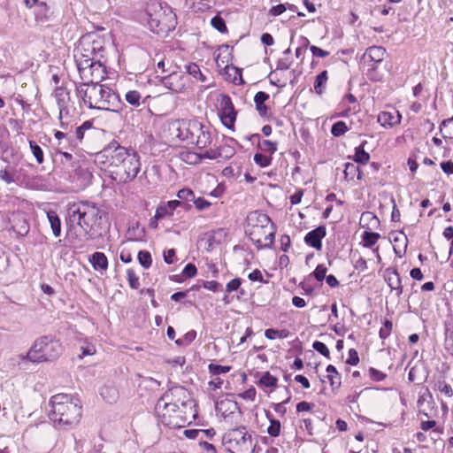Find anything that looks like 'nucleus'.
<instances>
[{
  "mask_svg": "<svg viewBox=\"0 0 453 453\" xmlns=\"http://www.w3.org/2000/svg\"><path fill=\"white\" fill-rule=\"evenodd\" d=\"M96 160L104 164L111 177L118 183L133 180L140 171V160L133 150L119 145L116 141L110 142L96 154Z\"/></svg>",
  "mask_w": 453,
  "mask_h": 453,
  "instance_id": "f257e3e1",
  "label": "nucleus"
},
{
  "mask_svg": "<svg viewBox=\"0 0 453 453\" xmlns=\"http://www.w3.org/2000/svg\"><path fill=\"white\" fill-rule=\"evenodd\" d=\"M65 223L69 226L77 224L87 235L86 240H92L102 229V211L96 203L88 201L70 203Z\"/></svg>",
  "mask_w": 453,
  "mask_h": 453,
  "instance_id": "f03ea898",
  "label": "nucleus"
},
{
  "mask_svg": "<svg viewBox=\"0 0 453 453\" xmlns=\"http://www.w3.org/2000/svg\"><path fill=\"white\" fill-rule=\"evenodd\" d=\"M49 418L61 429L69 430L76 426L81 418V402L67 394H58L50 400Z\"/></svg>",
  "mask_w": 453,
  "mask_h": 453,
  "instance_id": "7ed1b4c3",
  "label": "nucleus"
},
{
  "mask_svg": "<svg viewBox=\"0 0 453 453\" xmlns=\"http://www.w3.org/2000/svg\"><path fill=\"white\" fill-rule=\"evenodd\" d=\"M76 94L91 109L117 111L121 104L119 96L100 82L76 85Z\"/></svg>",
  "mask_w": 453,
  "mask_h": 453,
  "instance_id": "20e7f679",
  "label": "nucleus"
},
{
  "mask_svg": "<svg viewBox=\"0 0 453 453\" xmlns=\"http://www.w3.org/2000/svg\"><path fill=\"white\" fill-rule=\"evenodd\" d=\"M170 134L180 141L193 143L198 149H203L211 144V134L197 120H173L168 123Z\"/></svg>",
  "mask_w": 453,
  "mask_h": 453,
  "instance_id": "39448f33",
  "label": "nucleus"
},
{
  "mask_svg": "<svg viewBox=\"0 0 453 453\" xmlns=\"http://www.w3.org/2000/svg\"><path fill=\"white\" fill-rule=\"evenodd\" d=\"M143 19L150 31L157 35H166L176 25V16L172 9L158 0H150L147 4Z\"/></svg>",
  "mask_w": 453,
  "mask_h": 453,
  "instance_id": "423d86ee",
  "label": "nucleus"
},
{
  "mask_svg": "<svg viewBox=\"0 0 453 453\" xmlns=\"http://www.w3.org/2000/svg\"><path fill=\"white\" fill-rule=\"evenodd\" d=\"M245 233L258 250L269 248L273 242L274 231L272 220L263 212L255 211L248 214Z\"/></svg>",
  "mask_w": 453,
  "mask_h": 453,
  "instance_id": "0eeeda50",
  "label": "nucleus"
},
{
  "mask_svg": "<svg viewBox=\"0 0 453 453\" xmlns=\"http://www.w3.org/2000/svg\"><path fill=\"white\" fill-rule=\"evenodd\" d=\"M63 348L58 341L49 336L38 338L30 347L27 354L19 356V361L34 364L51 362L57 359L62 353Z\"/></svg>",
  "mask_w": 453,
  "mask_h": 453,
  "instance_id": "6e6552de",
  "label": "nucleus"
},
{
  "mask_svg": "<svg viewBox=\"0 0 453 453\" xmlns=\"http://www.w3.org/2000/svg\"><path fill=\"white\" fill-rule=\"evenodd\" d=\"M225 442L229 445L232 453H253L252 436L246 431L245 426L229 430L224 435Z\"/></svg>",
  "mask_w": 453,
  "mask_h": 453,
  "instance_id": "1a4fd4ad",
  "label": "nucleus"
},
{
  "mask_svg": "<svg viewBox=\"0 0 453 453\" xmlns=\"http://www.w3.org/2000/svg\"><path fill=\"white\" fill-rule=\"evenodd\" d=\"M104 47L100 40H93L90 35L81 38L74 50L75 62L88 60V62H101Z\"/></svg>",
  "mask_w": 453,
  "mask_h": 453,
  "instance_id": "9d476101",
  "label": "nucleus"
},
{
  "mask_svg": "<svg viewBox=\"0 0 453 453\" xmlns=\"http://www.w3.org/2000/svg\"><path fill=\"white\" fill-rule=\"evenodd\" d=\"M76 66L81 82L79 85L88 86L101 82L106 76L105 66L102 62H88V60H78Z\"/></svg>",
  "mask_w": 453,
  "mask_h": 453,
  "instance_id": "9b49d317",
  "label": "nucleus"
},
{
  "mask_svg": "<svg viewBox=\"0 0 453 453\" xmlns=\"http://www.w3.org/2000/svg\"><path fill=\"white\" fill-rule=\"evenodd\" d=\"M219 102V115L220 119L226 127L231 129L236 119V111L232 100L229 96L223 94L220 95Z\"/></svg>",
  "mask_w": 453,
  "mask_h": 453,
  "instance_id": "f8f14e48",
  "label": "nucleus"
},
{
  "mask_svg": "<svg viewBox=\"0 0 453 453\" xmlns=\"http://www.w3.org/2000/svg\"><path fill=\"white\" fill-rule=\"evenodd\" d=\"M171 395L169 392H165L157 400L155 406V412L158 417L162 418L163 422H165L166 418H170L179 409L178 404L172 402Z\"/></svg>",
  "mask_w": 453,
  "mask_h": 453,
  "instance_id": "ddd939ff",
  "label": "nucleus"
},
{
  "mask_svg": "<svg viewBox=\"0 0 453 453\" xmlns=\"http://www.w3.org/2000/svg\"><path fill=\"white\" fill-rule=\"evenodd\" d=\"M187 77L181 73L173 72L163 80L164 85L175 93L182 92L186 86Z\"/></svg>",
  "mask_w": 453,
  "mask_h": 453,
  "instance_id": "4468645a",
  "label": "nucleus"
},
{
  "mask_svg": "<svg viewBox=\"0 0 453 453\" xmlns=\"http://www.w3.org/2000/svg\"><path fill=\"white\" fill-rule=\"evenodd\" d=\"M54 97L59 109V119L68 114V104L70 102V93L63 87H57L54 90Z\"/></svg>",
  "mask_w": 453,
  "mask_h": 453,
  "instance_id": "2eb2a0df",
  "label": "nucleus"
},
{
  "mask_svg": "<svg viewBox=\"0 0 453 453\" xmlns=\"http://www.w3.org/2000/svg\"><path fill=\"white\" fill-rule=\"evenodd\" d=\"M326 226H319L317 228L310 231L304 237V242L312 248L319 250L322 248L321 240L326 236Z\"/></svg>",
  "mask_w": 453,
  "mask_h": 453,
  "instance_id": "dca6fc26",
  "label": "nucleus"
},
{
  "mask_svg": "<svg viewBox=\"0 0 453 453\" xmlns=\"http://www.w3.org/2000/svg\"><path fill=\"white\" fill-rule=\"evenodd\" d=\"M400 121L401 115L398 111H382L378 115V122L384 127H392Z\"/></svg>",
  "mask_w": 453,
  "mask_h": 453,
  "instance_id": "f3484780",
  "label": "nucleus"
},
{
  "mask_svg": "<svg viewBox=\"0 0 453 453\" xmlns=\"http://www.w3.org/2000/svg\"><path fill=\"white\" fill-rule=\"evenodd\" d=\"M183 205L182 202L178 200L169 201L165 203L160 204L156 211V219H162L166 216H171L173 211L178 207Z\"/></svg>",
  "mask_w": 453,
  "mask_h": 453,
  "instance_id": "a211bd4d",
  "label": "nucleus"
},
{
  "mask_svg": "<svg viewBox=\"0 0 453 453\" xmlns=\"http://www.w3.org/2000/svg\"><path fill=\"white\" fill-rule=\"evenodd\" d=\"M386 281L393 290H396V295L399 296L403 293V287L401 284V278L395 270L386 271Z\"/></svg>",
  "mask_w": 453,
  "mask_h": 453,
  "instance_id": "6ab92c4d",
  "label": "nucleus"
},
{
  "mask_svg": "<svg viewBox=\"0 0 453 453\" xmlns=\"http://www.w3.org/2000/svg\"><path fill=\"white\" fill-rule=\"evenodd\" d=\"M48 221L50 225L52 234L55 237L61 235V220L55 211L50 210L46 211Z\"/></svg>",
  "mask_w": 453,
  "mask_h": 453,
  "instance_id": "aec40b11",
  "label": "nucleus"
},
{
  "mask_svg": "<svg viewBox=\"0 0 453 453\" xmlns=\"http://www.w3.org/2000/svg\"><path fill=\"white\" fill-rule=\"evenodd\" d=\"M360 223L363 227H366L367 229L378 228L380 226V219L372 212L365 211L362 213Z\"/></svg>",
  "mask_w": 453,
  "mask_h": 453,
  "instance_id": "412c9836",
  "label": "nucleus"
},
{
  "mask_svg": "<svg viewBox=\"0 0 453 453\" xmlns=\"http://www.w3.org/2000/svg\"><path fill=\"white\" fill-rule=\"evenodd\" d=\"M126 101L134 107H139L146 104V98H142L141 93L137 90H129L125 95Z\"/></svg>",
  "mask_w": 453,
  "mask_h": 453,
  "instance_id": "4be33fe9",
  "label": "nucleus"
},
{
  "mask_svg": "<svg viewBox=\"0 0 453 453\" xmlns=\"http://www.w3.org/2000/svg\"><path fill=\"white\" fill-rule=\"evenodd\" d=\"M327 374V379L330 382V385L333 389H337L341 387L342 380L341 375L337 372L336 368L333 365H327L326 369Z\"/></svg>",
  "mask_w": 453,
  "mask_h": 453,
  "instance_id": "5701e85b",
  "label": "nucleus"
},
{
  "mask_svg": "<svg viewBox=\"0 0 453 453\" xmlns=\"http://www.w3.org/2000/svg\"><path fill=\"white\" fill-rule=\"evenodd\" d=\"M269 98V95L265 92L259 91L254 96L256 109L261 116H265L267 112V107L265 102Z\"/></svg>",
  "mask_w": 453,
  "mask_h": 453,
  "instance_id": "b1692460",
  "label": "nucleus"
},
{
  "mask_svg": "<svg viewBox=\"0 0 453 453\" xmlns=\"http://www.w3.org/2000/svg\"><path fill=\"white\" fill-rule=\"evenodd\" d=\"M90 263L96 270H106L108 267V259L102 252H95L90 258Z\"/></svg>",
  "mask_w": 453,
  "mask_h": 453,
  "instance_id": "393cba45",
  "label": "nucleus"
},
{
  "mask_svg": "<svg viewBox=\"0 0 453 453\" xmlns=\"http://www.w3.org/2000/svg\"><path fill=\"white\" fill-rule=\"evenodd\" d=\"M366 141H364L359 146L355 149V155L353 156V160L356 163L361 165H366L369 162L370 155L365 150V145L366 144Z\"/></svg>",
  "mask_w": 453,
  "mask_h": 453,
  "instance_id": "a878e982",
  "label": "nucleus"
},
{
  "mask_svg": "<svg viewBox=\"0 0 453 453\" xmlns=\"http://www.w3.org/2000/svg\"><path fill=\"white\" fill-rule=\"evenodd\" d=\"M343 173L347 180H353L356 175L357 180L362 179V172L359 167L353 163H346L344 165Z\"/></svg>",
  "mask_w": 453,
  "mask_h": 453,
  "instance_id": "bb28decb",
  "label": "nucleus"
},
{
  "mask_svg": "<svg viewBox=\"0 0 453 453\" xmlns=\"http://www.w3.org/2000/svg\"><path fill=\"white\" fill-rule=\"evenodd\" d=\"M386 50L380 46H372L366 50L365 56H367L373 62H381L384 58Z\"/></svg>",
  "mask_w": 453,
  "mask_h": 453,
  "instance_id": "cd10ccee",
  "label": "nucleus"
},
{
  "mask_svg": "<svg viewBox=\"0 0 453 453\" xmlns=\"http://www.w3.org/2000/svg\"><path fill=\"white\" fill-rule=\"evenodd\" d=\"M100 395L108 403H115L119 396L117 388L113 386H104L100 390Z\"/></svg>",
  "mask_w": 453,
  "mask_h": 453,
  "instance_id": "c85d7f7f",
  "label": "nucleus"
},
{
  "mask_svg": "<svg viewBox=\"0 0 453 453\" xmlns=\"http://www.w3.org/2000/svg\"><path fill=\"white\" fill-rule=\"evenodd\" d=\"M17 171L14 166L8 165L5 168L0 170V179L11 184L16 181Z\"/></svg>",
  "mask_w": 453,
  "mask_h": 453,
  "instance_id": "c756f323",
  "label": "nucleus"
},
{
  "mask_svg": "<svg viewBox=\"0 0 453 453\" xmlns=\"http://www.w3.org/2000/svg\"><path fill=\"white\" fill-rule=\"evenodd\" d=\"M380 238V234L379 233L365 231L362 234L363 246L365 248H372Z\"/></svg>",
  "mask_w": 453,
  "mask_h": 453,
  "instance_id": "7c9ffc66",
  "label": "nucleus"
},
{
  "mask_svg": "<svg viewBox=\"0 0 453 453\" xmlns=\"http://www.w3.org/2000/svg\"><path fill=\"white\" fill-rule=\"evenodd\" d=\"M328 80L327 71L321 72L315 80L314 82V90L316 94L321 96L324 92L326 84Z\"/></svg>",
  "mask_w": 453,
  "mask_h": 453,
  "instance_id": "2f4dec72",
  "label": "nucleus"
},
{
  "mask_svg": "<svg viewBox=\"0 0 453 453\" xmlns=\"http://www.w3.org/2000/svg\"><path fill=\"white\" fill-rule=\"evenodd\" d=\"M440 133L444 139H453V118L444 119L441 122Z\"/></svg>",
  "mask_w": 453,
  "mask_h": 453,
  "instance_id": "473e14b6",
  "label": "nucleus"
},
{
  "mask_svg": "<svg viewBox=\"0 0 453 453\" xmlns=\"http://www.w3.org/2000/svg\"><path fill=\"white\" fill-rule=\"evenodd\" d=\"M434 389L443 394L445 397L450 398L453 395V389L445 380H439L434 383Z\"/></svg>",
  "mask_w": 453,
  "mask_h": 453,
  "instance_id": "72a5a7b5",
  "label": "nucleus"
},
{
  "mask_svg": "<svg viewBox=\"0 0 453 453\" xmlns=\"http://www.w3.org/2000/svg\"><path fill=\"white\" fill-rule=\"evenodd\" d=\"M186 70L187 73L196 80L200 81L202 82L206 81V76L203 74V73L200 70V67L196 64L190 63L187 65Z\"/></svg>",
  "mask_w": 453,
  "mask_h": 453,
  "instance_id": "f704fd0d",
  "label": "nucleus"
},
{
  "mask_svg": "<svg viewBox=\"0 0 453 453\" xmlns=\"http://www.w3.org/2000/svg\"><path fill=\"white\" fill-rule=\"evenodd\" d=\"M289 334V332L287 329L277 330L273 328L266 329L265 332V336L267 339L274 340L276 338L284 339L287 338Z\"/></svg>",
  "mask_w": 453,
  "mask_h": 453,
  "instance_id": "c9c22d12",
  "label": "nucleus"
},
{
  "mask_svg": "<svg viewBox=\"0 0 453 453\" xmlns=\"http://www.w3.org/2000/svg\"><path fill=\"white\" fill-rule=\"evenodd\" d=\"M278 380L269 372H264L259 380V384L267 388H276Z\"/></svg>",
  "mask_w": 453,
  "mask_h": 453,
  "instance_id": "e433bc0d",
  "label": "nucleus"
},
{
  "mask_svg": "<svg viewBox=\"0 0 453 453\" xmlns=\"http://www.w3.org/2000/svg\"><path fill=\"white\" fill-rule=\"evenodd\" d=\"M137 258H138L140 265L143 268L148 269L150 267L151 263H152V258H151V255L149 251H147V250L139 251Z\"/></svg>",
  "mask_w": 453,
  "mask_h": 453,
  "instance_id": "4c0bfd02",
  "label": "nucleus"
},
{
  "mask_svg": "<svg viewBox=\"0 0 453 453\" xmlns=\"http://www.w3.org/2000/svg\"><path fill=\"white\" fill-rule=\"evenodd\" d=\"M29 145H30L31 151L36 159V162L38 164H42L43 163V151H42V148L34 141H30Z\"/></svg>",
  "mask_w": 453,
  "mask_h": 453,
  "instance_id": "58836bf2",
  "label": "nucleus"
},
{
  "mask_svg": "<svg viewBox=\"0 0 453 453\" xmlns=\"http://www.w3.org/2000/svg\"><path fill=\"white\" fill-rule=\"evenodd\" d=\"M259 149L270 155H273L277 150V143L269 140H264L258 143Z\"/></svg>",
  "mask_w": 453,
  "mask_h": 453,
  "instance_id": "ea45409f",
  "label": "nucleus"
},
{
  "mask_svg": "<svg viewBox=\"0 0 453 453\" xmlns=\"http://www.w3.org/2000/svg\"><path fill=\"white\" fill-rule=\"evenodd\" d=\"M196 337V332L195 330L188 331L182 338L176 340V344L179 346H187L190 344Z\"/></svg>",
  "mask_w": 453,
  "mask_h": 453,
  "instance_id": "a19ab883",
  "label": "nucleus"
},
{
  "mask_svg": "<svg viewBox=\"0 0 453 453\" xmlns=\"http://www.w3.org/2000/svg\"><path fill=\"white\" fill-rule=\"evenodd\" d=\"M348 131V127L345 122L337 121L335 122L331 128V133L334 136H341L344 134Z\"/></svg>",
  "mask_w": 453,
  "mask_h": 453,
  "instance_id": "79ce46f5",
  "label": "nucleus"
},
{
  "mask_svg": "<svg viewBox=\"0 0 453 453\" xmlns=\"http://www.w3.org/2000/svg\"><path fill=\"white\" fill-rule=\"evenodd\" d=\"M211 24L220 33H226L227 31L226 22L219 15L213 17L211 20Z\"/></svg>",
  "mask_w": 453,
  "mask_h": 453,
  "instance_id": "37998d69",
  "label": "nucleus"
},
{
  "mask_svg": "<svg viewBox=\"0 0 453 453\" xmlns=\"http://www.w3.org/2000/svg\"><path fill=\"white\" fill-rule=\"evenodd\" d=\"M267 433L272 437L279 436L280 433V422L274 418L270 419V426L267 428Z\"/></svg>",
  "mask_w": 453,
  "mask_h": 453,
  "instance_id": "c03bdc74",
  "label": "nucleus"
},
{
  "mask_svg": "<svg viewBox=\"0 0 453 453\" xmlns=\"http://www.w3.org/2000/svg\"><path fill=\"white\" fill-rule=\"evenodd\" d=\"M128 284L131 288L138 289L140 287L139 278L136 276L133 269H127V271Z\"/></svg>",
  "mask_w": 453,
  "mask_h": 453,
  "instance_id": "a18cd8bd",
  "label": "nucleus"
},
{
  "mask_svg": "<svg viewBox=\"0 0 453 453\" xmlns=\"http://www.w3.org/2000/svg\"><path fill=\"white\" fill-rule=\"evenodd\" d=\"M81 355L79 357L81 358L85 356H92L96 352V347L94 344L85 342L83 345L81 346Z\"/></svg>",
  "mask_w": 453,
  "mask_h": 453,
  "instance_id": "49530a36",
  "label": "nucleus"
},
{
  "mask_svg": "<svg viewBox=\"0 0 453 453\" xmlns=\"http://www.w3.org/2000/svg\"><path fill=\"white\" fill-rule=\"evenodd\" d=\"M224 150H225V148H219V150H206L204 153L200 154L201 160L204 159V158L216 159L222 156V151Z\"/></svg>",
  "mask_w": 453,
  "mask_h": 453,
  "instance_id": "de8ad7c7",
  "label": "nucleus"
},
{
  "mask_svg": "<svg viewBox=\"0 0 453 453\" xmlns=\"http://www.w3.org/2000/svg\"><path fill=\"white\" fill-rule=\"evenodd\" d=\"M254 161L257 165H260L261 167H266L271 164L272 157L263 155L261 153H257L254 156Z\"/></svg>",
  "mask_w": 453,
  "mask_h": 453,
  "instance_id": "09e8293b",
  "label": "nucleus"
},
{
  "mask_svg": "<svg viewBox=\"0 0 453 453\" xmlns=\"http://www.w3.org/2000/svg\"><path fill=\"white\" fill-rule=\"evenodd\" d=\"M312 347L316 351H318L324 357H327L328 359L330 358V351L325 343L319 341H315L312 344Z\"/></svg>",
  "mask_w": 453,
  "mask_h": 453,
  "instance_id": "8fccbe9b",
  "label": "nucleus"
},
{
  "mask_svg": "<svg viewBox=\"0 0 453 453\" xmlns=\"http://www.w3.org/2000/svg\"><path fill=\"white\" fill-rule=\"evenodd\" d=\"M327 269L324 265H318L316 269L311 274V276H314L315 279L319 281H322L326 278Z\"/></svg>",
  "mask_w": 453,
  "mask_h": 453,
  "instance_id": "3c124183",
  "label": "nucleus"
},
{
  "mask_svg": "<svg viewBox=\"0 0 453 453\" xmlns=\"http://www.w3.org/2000/svg\"><path fill=\"white\" fill-rule=\"evenodd\" d=\"M37 9L35 13L36 18L41 20L47 19V13L49 12L47 4L45 2H40L37 5Z\"/></svg>",
  "mask_w": 453,
  "mask_h": 453,
  "instance_id": "603ef678",
  "label": "nucleus"
},
{
  "mask_svg": "<svg viewBox=\"0 0 453 453\" xmlns=\"http://www.w3.org/2000/svg\"><path fill=\"white\" fill-rule=\"evenodd\" d=\"M177 196L183 201H192L195 198V194L190 188H182L178 191Z\"/></svg>",
  "mask_w": 453,
  "mask_h": 453,
  "instance_id": "864d4df0",
  "label": "nucleus"
},
{
  "mask_svg": "<svg viewBox=\"0 0 453 453\" xmlns=\"http://www.w3.org/2000/svg\"><path fill=\"white\" fill-rule=\"evenodd\" d=\"M230 369H231L230 366H223V365H214V364H211L209 365V371L213 375H219L220 373H226V372H229Z\"/></svg>",
  "mask_w": 453,
  "mask_h": 453,
  "instance_id": "5fc2aeb1",
  "label": "nucleus"
},
{
  "mask_svg": "<svg viewBox=\"0 0 453 453\" xmlns=\"http://www.w3.org/2000/svg\"><path fill=\"white\" fill-rule=\"evenodd\" d=\"M445 349L446 350L453 355V331L447 330L446 331V336H445Z\"/></svg>",
  "mask_w": 453,
  "mask_h": 453,
  "instance_id": "6e6d98bb",
  "label": "nucleus"
},
{
  "mask_svg": "<svg viewBox=\"0 0 453 453\" xmlns=\"http://www.w3.org/2000/svg\"><path fill=\"white\" fill-rule=\"evenodd\" d=\"M392 327V322L389 320H385L383 326L380 329V337L381 339H386L390 334Z\"/></svg>",
  "mask_w": 453,
  "mask_h": 453,
  "instance_id": "4d7b16f0",
  "label": "nucleus"
},
{
  "mask_svg": "<svg viewBox=\"0 0 453 453\" xmlns=\"http://www.w3.org/2000/svg\"><path fill=\"white\" fill-rule=\"evenodd\" d=\"M196 273H197V269H196V265L191 263L188 264L182 271V274L186 278L195 277L196 275Z\"/></svg>",
  "mask_w": 453,
  "mask_h": 453,
  "instance_id": "13d9d810",
  "label": "nucleus"
},
{
  "mask_svg": "<svg viewBox=\"0 0 453 453\" xmlns=\"http://www.w3.org/2000/svg\"><path fill=\"white\" fill-rule=\"evenodd\" d=\"M359 362L358 353L355 349H350L349 350V357L346 361L348 365H357Z\"/></svg>",
  "mask_w": 453,
  "mask_h": 453,
  "instance_id": "bf43d9fd",
  "label": "nucleus"
},
{
  "mask_svg": "<svg viewBox=\"0 0 453 453\" xmlns=\"http://www.w3.org/2000/svg\"><path fill=\"white\" fill-rule=\"evenodd\" d=\"M241 284H242V280H241L240 278L233 279L232 280H230L226 284V291L227 293H231L233 291H235V290H237L240 288Z\"/></svg>",
  "mask_w": 453,
  "mask_h": 453,
  "instance_id": "052dcab7",
  "label": "nucleus"
},
{
  "mask_svg": "<svg viewBox=\"0 0 453 453\" xmlns=\"http://www.w3.org/2000/svg\"><path fill=\"white\" fill-rule=\"evenodd\" d=\"M369 375L374 381H380L386 378L385 373L372 367L369 369Z\"/></svg>",
  "mask_w": 453,
  "mask_h": 453,
  "instance_id": "680f3d73",
  "label": "nucleus"
},
{
  "mask_svg": "<svg viewBox=\"0 0 453 453\" xmlns=\"http://www.w3.org/2000/svg\"><path fill=\"white\" fill-rule=\"evenodd\" d=\"M193 203H194L196 208L199 211L205 210L208 207H210V205H211L210 202L206 201L205 199H203L202 197H198V198L195 197L193 200Z\"/></svg>",
  "mask_w": 453,
  "mask_h": 453,
  "instance_id": "e2e57ef3",
  "label": "nucleus"
},
{
  "mask_svg": "<svg viewBox=\"0 0 453 453\" xmlns=\"http://www.w3.org/2000/svg\"><path fill=\"white\" fill-rule=\"evenodd\" d=\"M310 50L314 57L326 58L329 55L328 51L324 50H322L317 46H314V45L311 46Z\"/></svg>",
  "mask_w": 453,
  "mask_h": 453,
  "instance_id": "0e129e2a",
  "label": "nucleus"
},
{
  "mask_svg": "<svg viewBox=\"0 0 453 453\" xmlns=\"http://www.w3.org/2000/svg\"><path fill=\"white\" fill-rule=\"evenodd\" d=\"M184 160L188 163H194L196 164L201 161V156L200 154L194 153V152H188L184 156Z\"/></svg>",
  "mask_w": 453,
  "mask_h": 453,
  "instance_id": "69168bd1",
  "label": "nucleus"
},
{
  "mask_svg": "<svg viewBox=\"0 0 453 453\" xmlns=\"http://www.w3.org/2000/svg\"><path fill=\"white\" fill-rule=\"evenodd\" d=\"M9 267V257L4 252H0V272H5Z\"/></svg>",
  "mask_w": 453,
  "mask_h": 453,
  "instance_id": "338daca9",
  "label": "nucleus"
},
{
  "mask_svg": "<svg viewBox=\"0 0 453 453\" xmlns=\"http://www.w3.org/2000/svg\"><path fill=\"white\" fill-rule=\"evenodd\" d=\"M239 396L246 400L253 401L256 397V389L254 388H250L240 394Z\"/></svg>",
  "mask_w": 453,
  "mask_h": 453,
  "instance_id": "774afa93",
  "label": "nucleus"
}]
</instances>
